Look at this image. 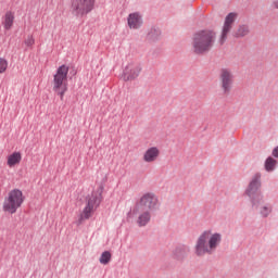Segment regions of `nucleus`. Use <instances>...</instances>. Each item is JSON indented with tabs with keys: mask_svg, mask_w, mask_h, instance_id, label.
<instances>
[{
	"mask_svg": "<svg viewBox=\"0 0 278 278\" xmlns=\"http://www.w3.org/2000/svg\"><path fill=\"white\" fill-rule=\"evenodd\" d=\"M220 242H223V235L220 232H216L212 229L204 230L195 241L194 254L198 257L212 255V253H215L216 249L220 247Z\"/></svg>",
	"mask_w": 278,
	"mask_h": 278,
	"instance_id": "obj_1",
	"label": "nucleus"
},
{
	"mask_svg": "<svg viewBox=\"0 0 278 278\" xmlns=\"http://www.w3.org/2000/svg\"><path fill=\"white\" fill-rule=\"evenodd\" d=\"M214 42H216V33L213 29L199 30L192 37V51L195 55H203L212 51Z\"/></svg>",
	"mask_w": 278,
	"mask_h": 278,
	"instance_id": "obj_2",
	"label": "nucleus"
},
{
	"mask_svg": "<svg viewBox=\"0 0 278 278\" xmlns=\"http://www.w3.org/2000/svg\"><path fill=\"white\" fill-rule=\"evenodd\" d=\"M140 226L144 227L151 220V212L160 210V198L153 192L144 193L140 199Z\"/></svg>",
	"mask_w": 278,
	"mask_h": 278,
	"instance_id": "obj_3",
	"label": "nucleus"
},
{
	"mask_svg": "<svg viewBox=\"0 0 278 278\" xmlns=\"http://www.w3.org/2000/svg\"><path fill=\"white\" fill-rule=\"evenodd\" d=\"M101 201H103V186H100L96 191H92L90 195L86 197V206L76 222L78 227L84 223V220H88L92 217V212L101 205Z\"/></svg>",
	"mask_w": 278,
	"mask_h": 278,
	"instance_id": "obj_4",
	"label": "nucleus"
},
{
	"mask_svg": "<svg viewBox=\"0 0 278 278\" xmlns=\"http://www.w3.org/2000/svg\"><path fill=\"white\" fill-rule=\"evenodd\" d=\"M53 90L54 92L61 97V101L64 100V94L66 90H68V66L61 65L53 78Z\"/></svg>",
	"mask_w": 278,
	"mask_h": 278,
	"instance_id": "obj_5",
	"label": "nucleus"
},
{
	"mask_svg": "<svg viewBox=\"0 0 278 278\" xmlns=\"http://www.w3.org/2000/svg\"><path fill=\"white\" fill-rule=\"evenodd\" d=\"M25 203V195L20 189H13L4 198L2 210L8 214H16L18 208Z\"/></svg>",
	"mask_w": 278,
	"mask_h": 278,
	"instance_id": "obj_6",
	"label": "nucleus"
},
{
	"mask_svg": "<svg viewBox=\"0 0 278 278\" xmlns=\"http://www.w3.org/2000/svg\"><path fill=\"white\" fill-rule=\"evenodd\" d=\"M71 10L73 16L81 18L94 10V0H72Z\"/></svg>",
	"mask_w": 278,
	"mask_h": 278,
	"instance_id": "obj_7",
	"label": "nucleus"
},
{
	"mask_svg": "<svg viewBox=\"0 0 278 278\" xmlns=\"http://www.w3.org/2000/svg\"><path fill=\"white\" fill-rule=\"evenodd\" d=\"M261 179L262 176L260 174L254 175L247 189V194L251 198L253 205H257L264 201V197H262V192L260 191V188L262 187Z\"/></svg>",
	"mask_w": 278,
	"mask_h": 278,
	"instance_id": "obj_8",
	"label": "nucleus"
},
{
	"mask_svg": "<svg viewBox=\"0 0 278 278\" xmlns=\"http://www.w3.org/2000/svg\"><path fill=\"white\" fill-rule=\"evenodd\" d=\"M219 84L224 94H229L233 87V72L229 68H222L219 72Z\"/></svg>",
	"mask_w": 278,
	"mask_h": 278,
	"instance_id": "obj_9",
	"label": "nucleus"
},
{
	"mask_svg": "<svg viewBox=\"0 0 278 278\" xmlns=\"http://www.w3.org/2000/svg\"><path fill=\"white\" fill-rule=\"evenodd\" d=\"M236 18H238V13H229L224 22V26L222 29V34L219 37V43L225 45V40H227V36L229 31L233 28V23H236Z\"/></svg>",
	"mask_w": 278,
	"mask_h": 278,
	"instance_id": "obj_10",
	"label": "nucleus"
},
{
	"mask_svg": "<svg viewBox=\"0 0 278 278\" xmlns=\"http://www.w3.org/2000/svg\"><path fill=\"white\" fill-rule=\"evenodd\" d=\"M160 159V148L151 147L143 153V162L147 164H153Z\"/></svg>",
	"mask_w": 278,
	"mask_h": 278,
	"instance_id": "obj_11",
	"label": "nucleus"
},
{
	"mask_svg": "<svg viewBox=\"0 0 278 278\" xmlns=\"http://www.w3.org/2000/svg\"><path fill=\"white\" fill-rule=\"evenodd\" d=\"M138 77V70L134 65H127L122 74V79L124 81H132Z\"/></svg>",
	"mask_w": 278,
	"mask_h": 278,
	"instance_id": "obj_12",
	"label": "nucleus"
},
{
	"mask_svg": "<svg viewBox=\"0 0 278 278\" xmlns=\"http://www.w3.org/2000/svg\"><path fill=\"white\" fill-rule=\"evenodd\" d=\"M129 29H138L140 27V13H130L127 17Z\"/></svg>",
	"mask_w": 278,
	"mask_h": 278,
	"instance_id": "obj_13",
	"label": "nucleus"
},
{
	"mask_svg": "<svg viewBox=\"0 0 278 278\" xmlns=\"http://www.w3.org/2000/svg\"><path fill=\"white\" fill-rule=\"evenodd\" d=\"M2 25H3L4 29H7V31L12 29V27L14 25V13L12 11H8L4 14V20L2 22Z\"/></svg>",
	"mask_w": 278,
	"mask_h": 278,
	"instance_id": "obj_14",
	"label": "nucleus"
},
{
	"mask_svg": "<svg viewBox=\"0 0 278 278\" xmlns=\"http://www.w3.org/2000/svg\"><path fill=\"white\" fill-rule=\"evenodd\" d=\"M21 160H23L21 152H13L8 157V166L12 168V166H16V164H21Z\"/></svg>",
	"mask_w": 278,
	"mask_h": 278,
	"instance_id": "obj_15",
	"label": "nucleus"
},
{
	"mask_svg": "<svg viewBox=\"0 0 278 278\" xmlns=\"http://www.w3.org/2000/svg\"><path fill=\"white\" fill-rule=\"evenodd\" d=\"M249 26L240 25L232 34L235 38H244V36H249Z\"/></svg>",
	"mask_w": 278,
	"mask_h": 278,
	"instance_id": "obj_16",
	"label": "nucleus"
},
{
	"mask_svg": "<svg viewBox=\"0 0 278 278\" xmlns=\"http://www.w3.org/2000/svg\"><path fill=\"white\" fill-rule=\"evenodd\" d=\"M276 166H277V160L270 156L267 157V160L265 161V169L267 170V173H273Z\"/></svg>",
	"mask_w": 278,
	"mask_h": 278,
	"instance_id": "obj_17",
	"label": "nucleus"
},
{
	"mask_svg": "<svg viewBox=\"0 0 278 278\" xmlns=\"http://www.w3.org/2000/svg\"><path fill=\"white\" fill-rule=\"evenodd\" d=\"M99 262L103 264V266H108V263L112 262V253L110 251L102 252Z\"/></svg>",
	"mask_w": 278,
	"mask_h": 278,
	"instance_id": "obj_18",
	"label": "nucleus"
},
{
	"mask_svg": "<svg viewBox=\"0 0 278 278\" xmlns=\"http://www.w3.org/2000/svg\"><path fill=\"white\" fill-rule=\"evenodd\" d=\"M273 212V206L266 204V205H262L260 207V214L261 216H263L264 218L270 216V213Z\"/></svg>",
	"mask_w": 278,
	"mask_h": 278,
	"instance_id": "obj_19",
	"label": "nucleus"
},
{
	"mask_svg": "<svg viewBox=\"0 0 278 278\" xmlns=\"http://www.w3.org/2000/svg\"><path fill=\"white\" fill-rule=\"evenodd\" d=\"M160 36H162V31L157 30V29H153L150 31L149 34V38L150 40H159Z\"/></svg>",
	"mask_w": 278,
	"mask_h": 278,
	"instance_id": "obj_20",
	"label": "nucleus"
},
{
	"mask_svg": "<svg viewBox=\"0 0 278 278\" xmlns=\"http://www.w3.org/2000/svg\"><path fill=\"white\" fill-rule=\"evenodd\" d=\"M5 71H8V61L0 58V73H5Z\"/></svg>",
	"mask_w": 278,
	"mask_h": 278,
	"instance_id": "obj_21",
	"label": "nucleus"
},
{
	"mask_svg": "<svg viewBox=\"0 0 278 278\" xmlns=\"http://www.w3.org/2000/svg\"><path fill=\"white\" fill-rule=\"evenodd\" d=\"M174 255L177 260H181V257L186 255V251H184V249H176Z\"/></svg>",
	"mask_w": 278,
	"mask_h": 278,
	"instance_id": "obj_22",
	"label": "nucleus"
},
{
	"mask_svg": "<svg viewBox=\"0 0 278 278\" xmlns=\"http://www.w3.org/2000/svg\"><path fill=\"white\" fill-rule=\"evenodd\" d=\"M35 42H36V40L31 36H28L27 39L25 40L26 47H34Z\"/></svg>",
	"mask_w": 278,
	"mask_h": 278,
	"instance_id": "obj_23",
	"label": "nucleus"
},
{
	"mask_svg": "<svg viewBox=\"0 0 278 278\" xmlns=\"http://www.w3.org/2000/svg\"><path fill=\"white\" fill-rule=\"evenodd\" d=\"M271 8H273V10H278V0H275V1L271 3Z\"/></svg>",
	"mask_w": 278,
	"mask_h": 278,
	"instance_id": "obj_24",
	"label": "nucleus"
},
{
	"mask_svg": "<svg viewBox=\"0 0 278 278\" xmlns=\"http://www.w3.org/2000/svg\"><path fill=\"white\" fill-rule=\"evenodd\" d=\"M273 155L278 159V147L273 150Z\"/></svg>",
	"mask_w": 278,
	"mask_h": 278,
	"instance_id": "obj_25",
	"label": "nucleus"
},
{
	"mask_svg": "<svg viewBox=\"0 0 278 278\" xmlns=\"http://www.w3.org/2000/svg\"><path fill=\"white\" fill-rule=\"evenodd\" d=\"M134 214H136V210L130 211V213H128V216H134Z\"/></svg>",
	"mask_w": 278,
	"mask_h": 278,
	"instance_id": "obj_26",
	"label": "nucleus"
},
{
	"mask_svg": "<svg viewBox=\"0 0 278 278\" xmlns=\"http://www.w3.org/2000/svg\"><path fill=\"white\" fill-rule=\"evenodd\" d=\"M137 223L140 224V217H138Z\"/></svg>",
	"mask_w": 278,
	"mask_h": 278,
	"instance_id": "obj_27",
	"label": "nucleus"
}]
</instances>
